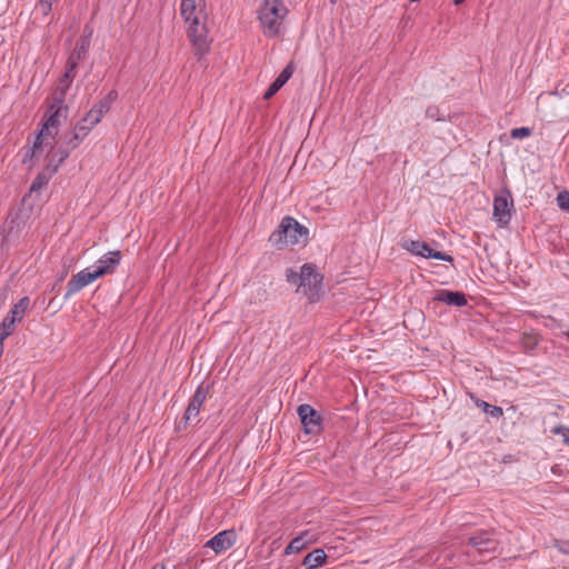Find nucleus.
<instances>
[{
    "mask_svg": "<svg viewBox=\"0 0 569 569\" xmlns=\"http://www.w3.org/2000/svg\"><path fill=\"white\" fill-rule=\"evenodd\" d=\"M297 412L306 433L318 435L322 431V417L312 406L300 405Z\"/></svg>",
    "mask_w": 569,
    "mask_h": 569,
    "instance_id": "obj_6",
    "label": "nucleus"
},
{
    "mask_svg": "<svg viewBox=\"0 0 569 569\" xmlns=\"http://www.w3.org/2000/svg\"><path fill=\"white\" fill-rule=\"evenodd\" d=\"M435 300L443 302L448 306L463 307L467 305L466 295L461 291L438 290Z\"/></svg>",
    "mask_w": 569,
    "mask_h": 569,
    "instance_id": "obj_12",
    "label": "nucleus"
},
{
    "mask_svg": "<svg viewBox=\"0 0 569 569\" xmlns=\"http://www.w3.org/2000/svg\"><path fill=\"white\" fill-rule=\"evenodd\" d=\"M477 406L482 408L483 412L490 415L493 418H500L503 415L501 407L492 406L483 400L478 401Z\"/></svg>",
    "mask_w": 569,
    "mask_h": 569,
    "instance_id": "obj_26",
    "label": "nucleus"
},
{
    "mask_svg": "<svg viewBox=\"0 0 569 569\" xmlns=\"http://www.w3.org/2000/svg\"><path fill=\"white\" fill-rule=\"evenodd\" d=\"M49 154L54 157L58 160V164H62L69 157L68 151L61 149L58 146L56 149L53 146H51Z\"/></svg>",
    "mask_w": 569,
    "mask_h": 569,
    "instance_id": "obj_31",
    "label": "nucleus"
},
{
    "mask_svg": "<svg viewBox=\"0 0 569 569\" xmlns=\"http://www.w3.org/2000/svg\"><path fill=\"white\" fill-rule=\"evenodd\" d=\"M99 273L100 271H89L88 269H84L72 276V278L67 283L64 298H70L74 293L79 292L82 288L97 280L99 278Z\"/></svg>",
    "mask_w": 569,
    "mask_h": 569,
    "instance_id": "obj_7",
    "label": "nucleus"
},
{
    "mask_svg": "<svg viewBox=\"0 0 569 569\" xmlns=\"http://www.w3.org/2000/svg\"><path fill=\"white\" fill-rule=\"evenodd\" d=\"M465 1H466V0H453V3H455L456 6H459V4L463 3Z\"/></svg>",
    "mask_w": 569,
    "mask_h": 569,
    "instance_id": "obj_46",
    "label": "nucleus"
},
{
    "mask_svg": "<svg viewBox=\"0 0 569 569\" xmlns=\"http://www.w3.org/2000/svg\"><path fill=\"white\" fill-rule=\"evenodd\" d=\"M62 138L67 140V144H70V147H72L73 149H76L79 146V143L83 140L82 136L74 133L73 130L69 133L63 134Z\"/></svg>",
    "mask_w": 569,
    "mask_h": 569,
    "instance_id": "obj_32",
    "label": "nucleus"
},
{
    "mask_svg": "<svg viewBox=\"0 0 569 569\" xmlns=\"http://www.w3.org/2000/svg\"><path fill=\"white\" fill-rule=\"evenodd\" d=\"M58 147H60L63 150H67L69 156L71 151L74 150L72 147H70V144H67V140H64L62 137L58 141Z\"/></svg>",
    "mask_w": 569,
    "mask_h": 569,
    "instance_id": "obj_42",
    "label": "nucleus"
},
{
    "mask_svg": "<svg viewBox=\"0 0 569 569\" xmlns=\"http://www.w3.org/2000/svg\"><path fill=\"white\" fill-rule=\"evenodd\" d=\"M104 114L98 111L96 108H91L84 116L83 122H89L91 126H97Z\"/></svg>",
    "mask_w": 569,
    "mask_h": 569,
    "instance_id": "obj_27",
    "label": "nucleus"
},
{
    "mask_svg": "<svg viewBox=\"0 0 569 569\" xmlns=\"http://www.w3.org/2000/svg\"><path fill=\"white\" fill-rule=\"evenodd\" d=\"M236 531L234 530H223L219 533L214 535L211 539H209L204 547L211 548L216 553H220L230 547L236 541Z\"/></svg>",
    "mask_w": 569,
    "mask_h": 569,
    "instance_id": "obj_10",
    "label": "nucleus"
},
{
    "mask_svg": "<svg viewBox=\"0 0 569 569\" xmlns=\"http://www.w3.org/2000/svg\"><path fill=\"white\" fill-rule=\"evenodd\" d=\"M425 258H432V259L442 260V261H447V262L453 261L452 256H450L446 252H442V251L433 250L430 247H429L427 253L425 254Z\"/></svg>",
    "mask_w": 569,
    "mask_h": 569,
    "instance_id": "obj_29",
    "label": "nucleus"
},
{
    "mask_svg": "<svg viewBox=\"0 0 569 569\" xmlns=\"http://www.w3.org/2000/svg\"><path fill=\"white\" fill-rule=\"evenodd\" d=\"M118 92L116 90H111L107 96H104L101 100H99L93 108H96L101 113L106 114L111 109L112 103L117 100Z\"/></svg>",
    "mask_w": 569,
    "mask_h": 569,
    "instance_id": "obj_20",
    "label": "nucleus"
},
{
    "mask_svg": "<svg viewBox=\"0 0 569 569\" xmlns=\"http://www.w3.org/2000/svg\"><path fill=\"white\" fill-rule=\"evenodd\" d=\"M308 228L300 224L295 218L286 216L270 234L269 241L281 249L288 244L305 243L308 240Z\"/></svg>",
    "mask_w": 569,
    "mask_h": 569,
    "instance_id": "obj_3",
    "label": "nucleus"
},
{
    "mask_svg": "<svg viewBox=\"0 0 569 569\" xmlns=\"http://www.w3.org/2000/svg\"><path fill=\"white\" fill-rule=\"evenodd\" d=\"M152 569H166L163 565H154Z\"/></svg>",
    "mask_w": 569,
    "mask_h": 569,
    "instance_id": "obj_45",
    "label": "nucleus"
},
{
    "mask_svg": "<svg viewBox=\"0 0 569 569\" xmlns=\"http://www.w3.org/2000/svg\"><path fill=\"white\" fill-rule=\"evenodd\" d=\"M53 0H39V9L43 14H48L51 11Z\"/></svg>",
    "mask_w": 569,
    "mask_h": 569,
    "instance_id": "obj_38",
    "label": "nucleus"
},
{
    "mask_svg": "<svg viewBox=\"0 0 569 569\" xmlns=\"http://www.w3.org/2000/svg\"><path fill=\"white\" fill-rule=\"evenodd\" d=\"M323 277L312 263H305L299 273V289L311 302L319 298Z\"/></svg>",
    "mask_w": 569,
    "mask_h": 569,
    "instance_id": "obj_4",
    "label": "nucleus"
},
{
    "mask_svg": "<svg viewBox=\"0 0 569 569\" xmlns=\"http://www.w3.org/2000/svg\"><path fill=\"white\" fill-rule=\"evenodd\" d=\"M30 300L28 297H22L8 312L11 317H22L28 309Z\"/></svg>",
    "mask_w": 569,
    "mask_h": 569,
    "instance_id": "obj_24",
    "label": "nucleus"
},
{
    "mask_svg": "<svg viewBox=\"0 0 569 569\" xmlns=\"http://www.w3.org/2000/svg\"><path fill=\"white\" fill-rule=\"evenodd\" d=\"M287 13L288 10L282 0H263L258 10V19L263 34L268 38L277 37Z\"/></svg>",
    "mask_w": 569,
    "mask_h": 569,
    "instance_id": "obj_2",
    "label": "nucleus"
},
{
    "mask_svg": "<svg viewBox=\"0 0 569 569\" xmlns=\"http://www.w3.org/2000/svg\"><path fill=\"white\" fill-rule=\"evenodd\" d=\"M50 132H43L42 128L40 129L38 136L36 137V140L33 142L32 148L26 152L23 157V162H27L29 159H31L34 156V152L41 148L43 142V137L50 136Z\"/></svg>",
    "mask_w": 569,
    "mask_h": 569,
    "instance_id": "obj_23",
    "label": "nucleus"
},
{
    "mask_svg": "<svg viewBox=\"0 0 569 569\" xmlns=\"http://www.w3.org/2000/svg\"><path fill=\"white\" fill-rule=\"evenodd\" d=\"M293 71H295L293 63L290 62L280 72V74L276 78V80L269 86V88L267 89V91L263 94V98L266 100H268L272 96H274L284 86V83L291 78Z\"/></svg>",
    "mask_w": 569,
    "mask_h": 569,
    "instance_id": "obj_14",
    "label": "nucleus"
},
{
    "mask_svg": "<svg viewBox=\"0 0 569 569\" xmlns=\"http://www.w3.org/2000/svg\"><path fill=\"white\" fill-rule=\"evenodd\" d=\"M89 47L90 43L88 37H80L67 60V66H70V69H77L79 62L86 58Z\"/></svg>",
    "mask_w": 569,
    "mask_h": 569,
    "instance_id": "obj_13",
    "label": "nucleus"
},
{
    "mask_svg": "<svg viewBox=\"0 0 569 569\" xmlns=\"http://www.w3.org/2000/svg\"><path fill=\"white\" fill-rule=\"evenodd\" d=\"M402 248L409 251L412 254L420 256L425 258L429 249V244L426 242H421L418 240H406L402 243Z\"/></svg>",
    "mask_w": 569,
    "mask_h": 569,
    "instance_id": "obj_17",
    "label": "nucleus"
},
{
    "mask_svg": "<svg viewBox=\"0 0 569 569\" xmlns=\"http://www.w3.org/2000/svg\"><path fill=\"white\" fill-rule=\"evenodd\" d=\"M64 277H66V272L60 274L59 281H62L64 279Z\"/></svg>",
    "mask_w": 569,
    "mask_h": 569,
    "instance_id": "obj_47",
    "label": "nucleus"
},
{
    "mask_svg": "<svg viewBox=\"0 0 569 569\" xmlns=\"http://www.w3.org/2000/svg\"><path fill=\"white\" fill-rule=\"evenodd\" d=\"M58 147H60L63 150H67L69 156L71 151L74 150L72 147H70V144H67V140H64L62 137L58 141Z\"/></svg>",
    "mask_w": 569,
    "mask_h": 569,
    "instance_id": "obj_41",
    "label": "nucleus"
},
{
    "mask_svg": "<svg viewBox=\"0 0 569 569\" xmlns=\"http://www.w3.org/2000/svg\"><path fill=\"white\" fill-rule=\"evenodd\" d=\"M50 179H51L50 173H47L43 171L38 173L37 177L33 179V181L31 182L30 191H39L40 189H42L44 186L48 184Z\"/></svg>",
    "mask_w": 569,
    "mask_h": 569,
    "instance_id": "obj_25",
    "label": "nucleus"
},
{
    "mask_svg": "<svg viewBox=\"0 0 569 569\" xmlns=\"http://www.w3.org/2000/svg\"><path fill=\"white\" fill-rule=\"evenodd\" d=\"M203 0H181L180 11L184 21L189 23L188 37L193 46L194 54L200 60L210 49L208 29L202 21L204 17L199 4Z\"/></svg>",
    "mask_w": 569,
    "mask_h": 569,
    "instance_id": "obj_1",
    "label": "nucleus"
},
{
    "mask_svg": "<svg viewBox=\"0 0 569 569\" xmlns=\"http://www.w3.org/2000/svg\"><path fill=\"white\" fill-rule=\"evenodd\" d=\"M468 543L476 548L479 553H492L499 545L498 540L492 537V533L486 530L475 532L469 537Z\"/></svg>",
    "mask_w": 569,
    "mask_h": 569,
    "instance_id": "obj_8",
    "label": "nucleus"
},
{
    "mask_svg": "<svg viewBox=\"0 0 569 569\" xmlns=\"http://www.w3.org/2000/svg\"><path fill=\"white\" fill-rule=\"evenodd\" d=\"M22 317H11L9 313L3 318L0 325V337L7 339L13 331L16 322H20Z\"/></svg>",
    "mask_w": 569,
    "mask_h": 569,
    "instance_id": "obj_19",
    "label": "nucleus"
},
{
    "mask_svg": "<svg viewBox=\"0 0 569 569\" xmlns=\"http://www.w3.org/2000/svg\"><path fill=\"white\" fill-rule=\"evenodd\" d=\"M556 200H557L558 207L561 210L569 212V191L568 190H562V191L558 192Z\"/></svg>",
    "mask_w": 569,
    "mask_h": 569,
    "instance_id": "obj_30",
    "label": "nucleus"
},
{
    "mask_svg": "<svg viewBox=\"0 0 569 569\" xmlns=\"http://www.w3.org/2000/svg\"><path fill=\"white\" fill-rule=\"evenodd\" d=\"M207 393L208 388H203L202 386H199L197 388L192 398L190 399V402L184 411L182 419L176 426V431H181L182 429H186L187 426L190 425L192 420L198 417L200 409L207 399Z\"/></svg>",
    "mask_w": 569,
    "mask_h": 569,
    "instance_id": "obj_5",
    "label": "nucleus"
},
{
    "mask_svg": "<svg viewBox=\"0 0 569 569\" xmlns=\"http://www.w3.org/2000/svg\"><path fill=\"white\" fill-rule=\"evenodd\" d=\"M563 335L566 336V338L569 340V329L567 331L563 332Z\"/></svg>",
    "mask_w": 569,
    "mask_h": 569,
    "instance_id": "obj_48",
    "label": "nucleus"
},
{
    "mask_svg": "<svg viewBox=\"0 0 569 569\" xmlns=\"http://www.w3.org/2000/svg\"><path fill=\"white\" fill-rule=\"evenodd\" d=\"M48 163L43 172L50 173V178L58 171L61 164H58V160L48 153Z\"/></svg>",
    "mask_w": 569,
    "mask_h": 569,
    "instance_id": "obj_34",
    "label": "nucleus"
},
{
    "mask_svg": "<svg viewBox=\"0 0 569 569\" xmlns=\"http://www.w3.org/2000/svg\"><path fill=\"white\" fill-rule=\"evenodd\" d=\"M92 33H93V30L91 27L89 26H86L84 29H83V34L81 37H88L89 39V42L91 41V37H92Z\"/></svg>",
    "mask_w": 569,
    "mask_h": 569,
    "instance_id": "obj_43",
    "label": "nucleus"
},
{
    "mask_svg": "<svg viewBox=\"0 0 569 569\" xmlns=\"http://www.w3.org/2000/svg\"><path fill=\"white\" fill-rule=\"evenodd\" d=\"M326 558L322 549H315L303 558L302 565L309 569H316L325 563Z\"/></svg>",
    "mask_w": 569,
    "mask_h": 569,
    "instance_id": "obj_15",
    "label": "nucleus"
},
{
    "mask_svg": "<svg viewBox=\"0 0 569 569\" xmlns=\"http://www.w3.org/2000/svg\"><path fill=\"white\" fill-rule=\"evenodd\" d=\"M556 547L563 553H569V540L556 541Z\"/></svg>",
    "mask_w": 569,
    "mask_h": 569,
    "instance_id": "obj_40",
    "label": "nucleus"
},
{
    "mask_svg": "<svg viewBox=\"0 0 569 569\" xmlns=\"http://www.w3.org/2000/svg\"><path fill=\"white\" fill-rule=\"evenodd\" d=\"M67 92H68L67 90L57 87L56 90L53 91L51 98H52V100L64 101L66 97H67Z\"/></svg>",
    "mask_w": 569,
    "mask_h": 569,
    "instance_id": "obj_39",
    "label": "nucleus"
},
{
    "mask_svg": "<svg viewBox=\"0 0 569 569\" xmlns=\"http://www.w3.org/2000/svg\"><path fill=\"white\" fill-rule=\"evenodd\" d=\"M307 545V540L305 538V535H301L299 537H296L290 541V543L286 547L284 553H295L301 551Z\"/></svg>",
    "mask_w": 569,
    "mask_h": 569,
    "instance_id": "obj_22",
    "label": "nucleus"
},
{
    "mask_svg": "<svg viewBox=\"0 0 569 569\" xmlns=\"http://www.w3.org/2000/svg\"><path fill=\"white\" fill-rule=\"evenodd\" d=\"M122 258V253L119 250L110 251L103 254L97 262L96 271H100L99 278L111 274L119 266Z\"/></svg>",
    "mask_w": 569,
    "mask_h": 569,
    "instance_id": "obj_11",
    "label": "nucleus"
},
{
    "mask_svg": "<svg viewBox=\"0 0 569 569\" xmlns=\"http://www.w3.org/2000/svg\"><path fill=\"white\" fill-rule=\"evenodd\" d=\"M565 431H569V430L567 428H557L556 429L557 433L562 432L565 435Z\"/></svg>",
    "mask_w": 569,
    "mask_h": 569,
    "instance_id": "obj_44",
    "label": "nucleus"
},
{
    "mask_svg": "<svg viewBox=\"0 0 569 569\" xmlns=\"http://www.w3.org/2000/svg\"><path fill=\"white\" fill-rule=\"evenodd\" d=\"M286 279L289 283H299V273H297L293 269H288L286 271Z\"/></svg>",
    "mask_w": 569,
    "mask_h": 569,
    "instance_id": "obj_37",
    "label": "nucleus"
},
{
    "mask_svg": "<svg viewBox=\"0 0 569 569\" xmlns=\"http://www.w3.org/2000/svg\"><path fill=\"white\" fill-rule=\"evenodd\" d=\"M540 342V336L537 332H523L520 343L526 352H530L537 348Z\"/></svg>",
    "mask_w": 569,
    "mask_h": 569,
    "instance_id": "obj_18",
    "label": "nucleus"
},
{
    "mask_svg": "<svg viewBox=\"0 0 569 569\" xmlns=\"http://www.w3.org/2000/svg\"><path fill=\"white\" fill-rule=\"evenodd\" d=\"M94 128V126H91L89 122H83V117L76 123L73 128V132L77 134L82 136V139H84L89 132Z\"/></svg>",
    "mask_w": 569,
    "mask_h": 569,
    "instance_id": "obj_28",
    "label": "nucleus"
},
{
    "mask_svg": "<svg viewBox=\"0 0 569 569\" xmlns=\"http://www.w3.org/2000/svg\"><path fill=\"white\" fill-rule=\"evenodd\" d=\"M509 197L510 193L507 192L493 199V217L500 226H507L511 219L510 207H512V201L509 203Z\"/></svg>",
    "mask_w": 569,
    "mask_h": 569,
    "instance_id": "obj_9",
    "label": "nucleus"
},
{
    "mask_svg": "<svg viewBox=\"0 0 569 569\" xmlns=\"http://www.w3.org/2000/svg\"><path fill=\"white\" fill-rule=\"evenodd\" d=\"M51 113L49 114V117L47 119H44V121L42 122V131L43 132H50L52 138L56 137V134L58 133V127L60 126V116L62 112L60 111H50Z\"/></svg>",
    "mask_w": 569,
    "mask_h": 569,
    "instance_id": "obj_16",
    "label": "nucleus"
},
{
    "mask_svg": "<svg viewBox=\"0 0 569 569\" xmlns=\"http://www.w3.org/2000/svg\"><path fill=\"white\" fill-rule=\"evenodd\" d=\"M531 134V129L528 127H519L515 128L510 131V137L512 139H523Z\"/></svg>",
    "mask_w": 569,
    "mask_h": 569,
    "instance_id": "obj_33",
    "label": "nucleus"
},
{
    "mask_svg": "<svg viewBox=\"0 0 569 569\" xmlns=\"http://www.w3.org/2000/svg\"><path fill=\"white\" fill-rule=\"evenodd\" d=\"M76 70L77 69H70V66H67L66 64V71L60 77L59 79V83L57 87L61 88V89H64V90H69L74 77H76Z\"/></svg>",
    "mask_w": 569,
    "mask_h": 569,
    "instance_id": "obj_21",
    "label": "nucleus"
},
{
    "mask_svg": "<svg viewBox=\"0 0 569 569\" xmlns=\"http://www.w3.org/2000/svg\"><path fill=\"white\" fill-rule=\"evenodd\" d=\"M426 117L435 121L443 120L440 116V109L437 106H429L426 110Z\"/></svg>",
    "mask_w": 569,
    "mask_h": 569,
    "instance_id": "obj_35",
    "label": "nucleus"
},
{
    "mask_svg": "<svg viewBox=\"0 0 569 569\" xmlns=\"http://www.w3.org/2000/svg\"><path fill=\"white\" fill-rule=\"evenodd\" d=\"M68 106H64V101L60 100H52V103L49 106L50 111H60V112H68Z\"/></svg>",
    "mask_w": 569,
    "mask_h": 569,
    "instance_id": "obj_36",
    "label": "nucleus"
}]
</instances>
